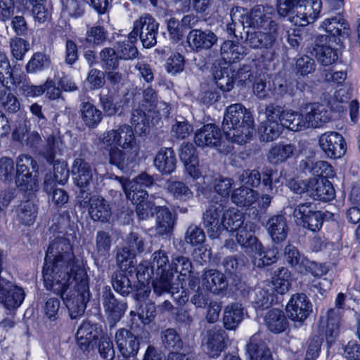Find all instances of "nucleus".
<instances>
[{
  "mask_svg": "<svg viewBox=\"0 0 360 360\" xmlns=\"http://www.w3.org/2000/svg\"><path fill=\"white\" fill-rule=\"evenodd\" d=\"M246 347L250 360H273L269 349L258 334L250 338Z\"/></svg>",
  "mask_w": 360,
  "mask_h": 360,
  "instance_id": "obj_30",
  "label": "nucleus"
},
{
  "mask_svg": "<svg viewBox=\"0 0 360 360\" xmlns=\"http://www.w3.org/2000/svg\"><path fill=\"white\" fill-rule=\"evenodd\" d=\"M194 141L199 147L216 148L219 153L228 154L233 147L230 143L222 140L219 128L214 124H204L195 134Z\"/></svg>",
  "mask_w": 360,
  "mask_h": 360,
  "instance_id": "obj_10",
  "label": "nucleus"
},
{
  "mask_svg": "<svg viewBox=\"0 0 360 360\" xmlns=\"http://www.w3.org/2000/svg\"><path fill=\"white\" fill-rule=\"evenodd\" d=\"M310 53L324 66L333 64L338 58L337 50L331 46L321 48L317 50H311Z\"/></svg>",
  "mask_w": 360,
  "mask_h": 360,
  "instance_id": "obj_61",
  "label": "nucleus"
},
{
  "mask_svg": "<svg viewBox=\"0 0 360 360\" xmlns=\"http://www.w3.org/2000/svg\"><path fill=\"white\" fill-rule=\"evenodd\" d=\"M101 301L109 323L115 325L124 316L127 309V303L123 300L116 298L109 286L103 288Z\"/></svg>",
  "mask_w": 360,
  "mask_h": 360,
  "instance_id": "obj_13",
  "label": "nucleus"
},
{
  "mask_svg": "<svg viewBox=\"0 0 360 360\" xmlns=\"http://www.w3.org/2000/svg\"><path fill=\"white\" fill-rule=\"evenodd\" d=\"M233 184V180L228 177L220 176L216 178L213 182L214 191L220 195L217 197L218 200L226 199V205L228 202V198L230 194L231 188ZM217 198V196H215Z\"/></svg>",
  "mask_w": 360,
  "mask_h": 360,
  "instance_id": "obj_63",
  "label": "nucleus"
},
{
  "mask_svg": "<svg viewBox=\"0 0 360 360\" xmlns=\"http://www.w3.org/2000/svg\"><path fill=\"white\" fill-rule=\"evenodd\" d=\"M112 237L109 232L101 230L96 232L95 252L98 257L106 258L110 255Z\"/></svg>",
  "mask_w": 360,
  "mask_h": 360,
  "instance_id": "obj_47",
  "label": "nucleus"
},
{
  "mask_svg": "<svg viewBox=\"0 0 360 360\" xmlns=\"http://www.w3.org/2000/svg\"><path fill=\"white\" fill-rule=\"evenodd\" d=\"M257 193L247 186H241L233 191L231 200L238 207H249L257 200Z\"/></svg>",
  "mask_w": 360,
  "mask_h": 360,
  "instance_id": "obj_38",
  "label": "nucleus"
},
{
  "mask_svg": "<svg viewBox=\"0 0 360 360\" xmlns=\"http://www.w3.org/2000/svg\"><path fill=\"white\" fill-rule=\"evenodd\" d=\"M346 295L340 292L335 299V307L328 310L326 317H321L319 330L326 336L327 344L330 347L335 341L340 333V322L341 317L340 309L345 307Z\"/></svg>",
  "mask_w": 360,
  "mask_h": 360,
  "instance_id": "obj_8",
  "label": "nucleus"
},
{
  "mask_svg": "<svg viewBox=\"0 0 360 360\" xmlns=\"http://www.w3.org/2000/svg\"><path fill=\"white\" fill-rule=\"evenodd\" d=\"M248 298L255 309L269 308L273 301L274 295L268 290L257 287L248 292Z\"/></svg>",
  "mask_w": 360,
  "mask_h": 360,
  "instance_id": "obj_39",
  "label": "nucleus"
},
{
  "mask_svg": "<svg viewBox=\"0 0 360 360\" xmlns=\"http://www.w3.org/2000/svg\"><path fill=\"white\" fill-rule=\"evenodd\" d=\"M151 266L155 276L152 282L154 293L161 296L165 293H174L172 281L173 274L172 262L169 263L168 256L165 251L159 250L153 254Z\"/></svg>",
  "mask_w": 360,
  "mask_h": 360,
  "instance_id": "obj_4",
  "label": "nucleus"
},
{
  "mask_svg": "<svg viewBox=\"0 0 360 360\" xmlns=\"http://www.w3.org/2000/svg\"><path fill=\"white\" fill-rule=\"evenodd\" d=\"M0 82L6 89H11L15 84L9 60L3 53H0Z\"/></svg>",
  "mask_w": 360,
  "mask_h": 360,
  "instance_id": "obj_55",
  "label": "nucleus"
},
{
  "mask_svg": "<svg viewBox=\"0 0 360 360\" xmlns=\"http://www.w3.org/2000/svg\"><path fill=\"white\" fill-rule=\"evenodd\" d=\"M172 269L174 272L179 273V281H185L187 276L193 271V265L189 258L174 255L172 259Z\"/></svg>",
  "mask_w": 360,
  "mask_h": 360,
  "instance_id": "obj_52",
  "label": "nucleus"
},
{
  "mask_svg": "<svg viewBox=\"0 0 360 360\" xmlns=\"http://www.w3.org/2000/svg\"><path fill=\"white\" fill-rule=\"evenodd\" d=\"M319 144L322 151L329 158H340L347 151L346 141L337 131L322 134L319 138Z\"/></svg>",
  "mask_w": 360,
  "mask_h": 360,
  "instance_id": "obj_15",
  "label": "nucleus"
},
{
  "mask_svg": "<svg viewBox=\"0 0 360 360\" xmlns=\"http://www.w3.org/2000/svg\"><path fill=\"white\" fill-rule=\"evenodd\" d=\"M136 41L129 37L127 40L117 42L115 50L120 60H129L138 57L139 51L134 44Z\"/></svg>",
  "mask_w": 360,
  "mask_h": 360,
  "instance_id": "obj_53",
  "label": "nucleus"
},
{
  "mask_svg": "<svg viewBox=\"0 0 360 360\" xmlns=\"http://www.w3.org/2000/svg\"><path fill=\"white\" fill-rule=\"evenodd\" d=\"M136 281L131 270L128 271L117 270L111 277L113 289L122 297H127L134 292L136 289Z\"/></svg>",
  "mask_w": 360,
  "mask_h": 360,
  "instance_id": "obj_22",
  "label": "nucleus"
},
{
  "mask_svg": "<svg viewBox=\"0 0 360 360\" xmlns=\"http://www.w3.org/2000/svg\"><path fill=\"white\" fill-rule=\"evenodd\" d=\"M135 137L132 127L128 124L121 125L117 129H112L103 133L101 143L105 146L113 144L122 148H133Z\"/></svg>",
  "mask_w": 360,
  "mask_h": 360,
  "instance_id": "obj_17",
  "label": "nucleus"
},
{
  "mask_svg": "<svg viewBox=\"0 0 360 360\" xmlns=\"http://www.w3.org/2000/svg\"><path fill=\"white\" fill-rule=\"evenodd\" d=\"M295 150L292 144H278L269 150L267 159L272 164L283 162L293 155Z\"/></svg>",
  "mask_w": 360,
  "mask_h": 360,
  "instance_id": "obj_40",
  "label": "nucleus"
},
{
  "mask_svg": "<svg viewBox=\"0 0 360 360\" xmlns=\"http://www.w3.org/2000/svg\"><path fill=\"white\" fill-rule=\"evenodd\" d=\"M264 226L273 242L279 243L286 239L288 228L283 215L271 216Z\"/></svg>",
  "mask_w": 360,
  "mask_h": 360,
  "instance_id": "obj_25",
  "label": "nucleus"
},
{
  "mask_svg": "<svg viewBox=\"0 0 360 360\" xmlns=\"http://www.w3.org/2000/svg\"><path fill=\"white\" fill-rule=\"evenodd\" d=\"M131 124L134 127L135 132L139 135H146L149 132V121L145 110L138 108L133 111Z\"/></svg>",
  "mask_w": 360,
  "mask_h": 360,
  "instance_id": "obj_56",
  "label": "nucleus"
},
{
  "mask_svg": "<svg viewBox=\"0 0 360 360\" xmlns=\"http://www.w3.org/2000/svg\"><path fill=\"white\" fill-rule=\"evenodd\" d=\"M154 166L162 174H170L176 169V158L172 148H162L157 153L154 160Z\"/></svg>",
  "mask_w": 360,
  "mask_h": 360,
  "instance_id": "obj_27",
  "label": "nucleus"
},
{
  "mask_svg": "<svg viewBox=\"0 0 360 360\" xmlns=\"http://www.w3.org/2000/svg\"><path fill=\"white\" fill-rule=\"evenodd\" d=\"M115 341L117 347L125 359L134 357L139 349L138 338L126 328L118 330L115 334Z\"/></svg>",
  "mask_w": 360,
  "mask_h": 360,
  "instance_id": "obj_20",
  "label": "nucleus"
},
{
  "mask_svg": "<svg viewBox=\"0 0 360 360\" xmlns=\"http://www.w3.org/2000/svg\"><path fill=\"white\" fill-rule=\"evenodd\" d=\"M286 311L291 320L302 323L312 311V304L305 294L297 293L291 297Z\"/></svg>",
  "mask_w": 360,
  "mask_h": 360,
  "instance_id": "obj_18",
  "label": "nucleus"
},
{
  "mask_svg": "<svg viewBox=\"0 0 360 360\" xmlns=\"http://www.w3.org/2000/svg\"><path fill=\"white\" fill-rule=\"evenodd\" d=\"M284 256L288 264L299 272L302 271V264L305 263L304 262L307 259V257L301 255L296 247L292 245H288L285 248Z\"/></svg>",
  "mask_w": 360,
  "mask_h": 360,
  "instance_id": "obj_60",
  "label": "nucleus"
},
{
  "mask_svg": "<svg viewBox=\"0 0 360 360\" xmlns=\"http://www.w3.org/2000/svg\"><path fill=\"white\" fill-rule=\"evenodd\" d=\"M302 108L307 111L305 120L307 128H316L330 120L328 111L323 105L319 103H309L302 104Z\"/></svg>",
  "mask_w": 360,
  "mask_h": 360,
  "instance_id": "obj_26",
  "label": "nucleus"
},
{
  "mask_svg": "<svg viewBox=\"0 0 360 360\" xmlns=\"http://www.w3.org/2000/svg\"><path fill=\"white\" fill-rule=\"evenodd\" d=\"M89 212L94 221L107 222L111 217V210L108 202L102 198L93 196L88 198Z\"/></svg>",
  "mask_w": 360,
  "mask_h": 360,
  "instance_id": "obj_29",
  "label": "nucleus"
},
{
  "mask_svg": "<svg viewBox=\"0 0 360 360\" xmlns=\"http://www.w3.org/2000/svg\"><path fill=\"white\" fill-rule=\"evenodd\" d=\"M82 119L89 128L96 127L102 120V112L93 104L85 103L81 108Z\"/></svg>",
  "mask_w": 360,
  "mask_h": 360,
  "instance_id": "obj_49",
  "label": "nucleus"
},
{
  "mask_svg": "<svg viewBox=\"0 0 360 360\" xmlns=\"http://www.w3.org/2000/svg\"><path fill=\"white\" fill-rule=\"evenodd\" d=\"M15 212L17 220L20 224L30 226L35 221L37 211L32 202L26 200L18 205Z\"/></svg>",
  "mask_w": 360,
  "mask_h": 360,
  "instance_id": "obj_41",
  "label": "nucleus"
},
{
  "mask_svg": "<svg viewBox=\"0 0 360 360\" xmlns=\"http://www.w3.org/2000/svg\"><path fill=\"white\" fill-rule=\"evenodd\" d=\"M159 23L149 14L141 15L134 21L132 31L129 33V38L137 41L141 34L158 31Z\"/></svg>",
  "mask_w": 360,
  "mask_h": 360,
  "instance_id": "obj_34",
  "label": "nucleus"
},
{
  "mask_svg": "<svg viewBox=\"0 0 360 360\" xmlns=\"http://www.w3.org/2000/svg\"><path fill=\"white\" fill-rule=\"evenodd\" d=\"M160 337L162 345L167 349L177 350L182 347V340L174 328H167L162 330Z\"/></svg>",
  "mask_w": 360,
  "mask_h": 360,
  "instance_id": "obj_59",
  "label": "nucleus"
},
{
  "mask_svg": "<svg viewBox=\"0 0 360 360\" xmlns=\"http://www.w3.org/2000/svg\"><path fill=\"white\" fill-rule=\"evenodd\" d=\"M327 34L333 38V42L338 44L339 37L345 34L347 28L345 20L338 13L337 15L326 19L320 26Z\"/></svg>",
  "mask_w": 360,
  "mask_h": 360,
  "instance_id": "obj_33",
  "label": "nucleus"
},
{
  "mask_svg": "<svg viewBox=\"0 0 360 360\" xmlns=\"http://www.w3.org/2000/svg\"><path fill=\"white\" fill-rule=\"evenodd\" d=\"M269 25V27L263 28L266 32H247L246 44L255 49H272L278 37L279 25L272 22Z\"/></svg>",
  "mask_w": 360,
  "mask_h": 360,
  "instance_id": "obj_14",
  "label": "nucleus"
},
{
  "mask_svg": "<svg viewBox=\"0 0 360 360\" xmlns=\"http://www.w3.org/2000/svg\"><path fill=\"white\" fill-rule=\"evenodd\" d=\"M226 199L218 200L214 197L212 203L202 214V224L208 236L212 239L218 238L224 231V214Z\"/></svg>",
  "mask_w": 360,
  "mask_h": 360,
  "instance_id": "obj_9",
  "label": "nucleus"
},
{
  "mask_svg": "<svg viewBox=\"0 0 360 360\" xmlns=\"http://www.w3.org/2000/svg\"><path fill=\"white\" fill-rule=\"evenodd\" d=\"M294 217L297 219V224L312 231L319 230L324 219L333 217V214L316 210V206L312 202L299 204L294 210Z\"/></svg>",
  "mask_w": 360,
  "mask_h": 360,
  "instance_id": "obj_11",
  "label": "nucleus"
},
{
  "mask_svg": "<svg viewBox=\"0 0 360 360\" xmlns=\"http://www.w3.org/2000/svg\"><path fill=\"white\" fill-rule=\"evenodd\" d=\"M227 338L226 331L221 328L214 327L208 330L205 345V352L210 357H218L226 347Z\"/></svg>",
  "mask_w": 360,
  "mask_h": 360,
  "instance_id": "obj_23",
  "label": "nucleus"
},
{
  "mask_svg": "<svg viewBox=\"0 0 360 360\" xmlns=\"http://www.w3.org/2000/svg\"><path fill=\"white\" fill-rule=\"evenodd\" d=\"M308 195L314 200L330 201L335 198V192L332 184L323 176L309 179Z\"/></svg>",
  "mask_w": 360,
  "mask_h": 360,
  "instance_id": "obj_21",
  "label": "nucleus"
},
{
  "mask_svg": "<svg viewBox=\"0 0 360 360\" xmlns=\"http://www.w3.org/2000/svg\"><path fill=\"white\" fill-rule=\"evenodd\" d=\"M53 181L51 178L46 177L44 180V189L51 196L53 203L57 206H62L68 202L69 195L64 189L56 188Z\"/></svg>",
  "mask_w": 360,
  "mask_h": 360,
  "instance_id": "obj_50",
  "label": "nucleus"
},
{
  "mask_svg": "<svg viewBox=\"0 0 360 360\" xmlns=\"http://www.w3.org/2000/svg\"><path fill=\"white\" fill-rule=\"evenodd\" d=\"M253 126L251 112L241 103L227 107L221 125L227 139L240 145L245 143L252 136Z\"/></svg>",
  "mask_w": 360,
  "mask_h": 360,
  "instance_id": "obj_2",
  "label": "nucleus"
},
{
  "mask_svg": "<svg viewBox=\"0 0 360 360\" xmlns=\"http://www.w3.org/2000/svg\"><path fill=\"white\" fill-rule=\"evenodd\" d=\"M184 240L193 246L201 245L205 240V233L200 227L191 224L186 231Z\"/></svg>",
  "mask_w": 360,
  "mask_h": 360,
  "instance_id": "obj_64",
  "label": "nucleus"
},
{
  "mask_svg": "<svg viewBox=\"0 0 360 360\" xmlns=\"http://www.w3.org/2000/svg\"><path fill=\"white\" fill-rule=\"evenodd\" d=\"M51 65L50 57L44 53L37 52L33 54L26 65L28 73H34L48 68Z\"/></svg>",
  "mask_w": 360,
  "mask_h": 360,
  "instance_id": "obj_57",
  "label": "nucleus"
},
{
  "mask_svg": "<svg viewBox=\"0 0 360 360\" xmlns=\"http://www.w3.org/2000/svg\"><path fill=\"white\" fill-rule=\"evenodd\" d=\"M108 150L109 163L116 166L120 170H124L133 162V158L127 156V153L117 146H105Z\"/></svg>",
  "mask_w": 360,
  "mask_h": 360,
  "instance_id": "obj_45",
  "label": "nucleus"
},
{
  "mask_svg": "<svg viewBox=\"0 0 360 360\" xmlns=\"http://www.w3.org/2000/svg\"><path fill=\"white\" fill-rule=\"evenodd\" d=\"M151 266L155 276L152 282L154 293L161 296L165 293H174L172 281L173 274L172 262L169 263L168 256L165 251L159 250L153 254Z\"/></svg>",
  "mask_w": 360,
  "mask_h": 360,
  "instance_id": "obj_5",
  "label": "nucleus"
},
{
  "mask_svg": "<svg viewBox=\"0 0 360 360\" xmlns=\"http://www.w3.org/2000/svg\"><path fill=\"white\" fill-rule=\"evenodd\" d=\"M217 41L218 37L216 34L208 29L190 30L186 37L188 46L194 53L211 49Z\"/></svg>",
  "mask_w": 360,
  "mask_h": 360,
  "instance_id": "obj_16",
  "label": "nucleus"
},
{
  "mask_svg": "<svg viewBox=\"0 0 360 360\" xmlns=\"http://www.w3.org/2000/svg\"><path fill=\"white\" fill-rule=\"evenodd\" d=\"M56 294L60 295L72 319L81 316L91 297L87 276L80 271L63 292Z\"/></svg>",
  "mask_w": 360,
  "mask_h": 360,
  "instance_id": "obj_3",
  "label": "nucleus"
},
{
  "mask_svg": "<svg viewBox=\"0 0 360 360\" xmlns=\"http://www.w3.org/2000/svg\"><path fill=\"white\" fill-rule=\"evenodd\" d=\"M116 263L120 267V270L130 271L129 269L136 265V255L129 248H120L116 254Z\"/></svg>",
  "mask_w": 360,
  "mask_h": 360,
  "instance_id": "obj_54",
  "label": "nucleus"
},
{
  "mask_svg": "<svg viewBox=\"0 0 360 360\" xmlns=\"http://www.w3.org/2000/svg\"><path fill=\"white\" fill-rule=\"evenodd\" d=\"M8 89L0 90V105L4 110L14 113L20 110V104L16 96Z\"/></svg>",
  "mask_w": 360,
  "mask_h": 360,
  "instance_id": "obj_62",
  "label": "nucleus"
},
{
  "mask_svg": "<svg viewBox=\"0 0 360 360\" xmlns=\"http://www.w3.org/2000/svg\"><path fill=\"white\" fill-rule=\"evenodd\" d=\"M264 322L267 328L274 333L284 332L288 327V319L282 310L272 309L264 316Z\"/></svg>",
  "mask_w": 360,
  "mask_h": 360,
  "instance_id": "obj_32",
  "label": "nucleus"
},
{
  "mask_svg": "<svg viewBox=\"0 0 360 360\" xmlns=\"http://www.w3.org/2000/svg\"><path fill=\"white\" fill-rule=\"evenodd\" d=\"M37 170V163L31 156L20 155L16 164V186L21 190H32Z\"/></svg>",
  "mask_w": 360,
  "mask_h": 360,
  "instance_id": "obj_12",
  "label": "nucleus"
},
{
  "mask_svg": "<svg viewBox=\"0 0 360 360\" xmlns=\"http://www.w3.org/2000/svg\"><path fill=\"white\" fill-rule=\"evenodd\" d=\"M245 221V217L243 212L233 210H225L224 214V230L229 231H236L240 228Z\"/></svg>",
  "mask_w": 360,
  "mask_h": 360,
  "instance_id": "obj_51",
  "label": "nucleus"
},
{
  "mask_svg": "<svg viewBox=\"0 0 360 360\" xmlns=\"http://www.w3.org/2000/svg\"><path fill=\"white\" fill-rule=\"evenodd\" d=\"M166 188L174 199L186 202L193 198V193L185 183L169 180L166 183Z\"/></svg>",
  "mask_w": 360,
  "mask_h": 360,
  "instance_id": "obj_42",
  "label": "nucleus"
},
{
  "mask_svg": "<svg viewBox=\"0 0 360 360\" xmlns=\"http://www.w3.org/2000/svg\"><path fill=\"white\" fill-rule=\"evenodd\" d=\"M98 333L96 325L89 321H84L76 333L79 347L84 352H89L90 345L98 338Z\"/></svg>",
  "mask_w": 360,
  "mask_h": 360,
  "instance_id": "obj_31",
  "label": "nucleus"
},
{
  "mask_svg": "<svg viewBox=\"0 0 360 360\" xmlns=\"http://www.w3.org/2000/svg\"><path fill=\"white\" fill-rule=\"evenodd\" d=\"M96 169L84 158H76L72 165V175L75 184L79 188L77 195V204L82 207L88 206V198L91 195V184L93 182Z\"/></svg>",
  "mask_w": 360,
  "mask_h": 360,
  "instance_id": "obj_7",
  "label": "nucleus"
},
{
  "mask_svg": "<svg viewBox=\"0 0 360 360\" xmlns=\"http://www.w3.org/2000/svg\"><path fill=\"white\" fill-rule=\"evenodd\" d=\"M220 52L222 59L228 63H235L248 53L245 46L231 40L226 41L221 44Z\"/></svg>",
  "mask_w": 360,
  "mask_h": 360,
  "instance_id": "obj_36",
  "label": "nucleus"
},
{
  "mask_svg": "<svg viewBox=\"0 0 360 360\" xmlns=\"http://www.w3.org/2000/svg\"><path fill=\"white\" fill-rule=\"evenodd\" d=\"M283 130L282 123L266 120L261 123L259 128L260 139L266 142L276 140L282 134Z\"/></svg>",
  "mask_w": 360,
  "mask_h": 360,
  "instance_id": "obj_43",
  "label": "nucleus"
},
{
  "mask_svg": "<svg viewBox=\"0 0 360 360\" xmlns=\"http://www.w3.org/2000/svg\"><path fill=\"white\" fill-rule=\"evenodd\" d=\"M304 169H307L316 177L323 176L328 178L333 175L332 166L326 161L319 160L316 162H304Z\"/></svg>",
  "mask_w": 360,
  "mask_h": 360,
  "instance_id": "obj_58",
  "label": "nucleus"
},
{
  "mask_svg": "<svg viewBox=\"0 0 360 360\" xmlns=\"http://www.w3.org/2000/svg\"><path fill=\"white\" fill-rule=\"evenodd\" d=\"M75 262V255L69 239L55 238L49 245L44 259L42 275L45 288L54 293H61L72 281V276L79 273Z\"/></svg>",
  "mask_w": 360,
  "mask_h": 360,
  "instance_id": "obj_1",
  "label": "nucleus"
},
{
  "mask_svg": "<svg viewBox=\"0 0 360 360\" xmlns=\"http://www.w3.org/2000/svg\"><path fill=\"white\" fill-rule=\"evenodd\" d=\"M242 304L231 303L224 309L223 324L227 330H235L243 319Z\"/></svg>",
  "mask_w": 360,
  "mask_h": 360,
  "instance_id": "obj_35",
  "label": "nucleus"
},
{
  "mask_svg": "<svg viewBox=\"0 0 360 360\" xmlns=\"http://www.w3.org/2000/svg\"><path fill=\"white\" fill-rule=\"evenodd\" d=\"M151 266L155 276L152 282L154 293L161 296L165 293H174L172 281L173 274L172 262L169 263L168 256L165 251L159 250L153 254Z\"/></svg>",
  "mask_w": 360,
  "mask_h": 360,
  "instance_id": "obj_6",
  "label": "nucleus"
},
{
  "mask_svg": "<svg viewBox=\"0 0 360 360\" xmlns=\"http://www.w3.org/2000/svg\"><path fill=\"white\" fill-rule=\"evenodd\" d=\"M156 216L155 231L157 234L163 236L170 233L175 223V214L166 206L155 208Z\"/></svg>",
  "mask_w": 360,
  "mask_h": 360,
  "instance_id": "obj_28",
  "label": "nucleus"
},
{
  "mask_svg": "<svg viewBox=\"0 0 360 360\" xmlns=\"http://www.w3.org/2000/svg\"><path fill=\"white\" fill-rule=\"evenodd\" d=\"M274 13V9L271 7H266L258 5L254 6L250 12L245 15V20H243L241 24L245 27L247 24L249 27L255 28H267L270 27V22L272 24H278L276 20H272L269 15Z\"/></svg>",
  "mask_w": 360,
  "mask_h": 360,
  "instance_id": "obj_19",
  "label": "nucleus"
},
{
  "mask_svg": "<svg viewBox=\"0 0 360 360\" xmlns=\"http://www.w3.org/2000/svg\"><path fill=\"white\" fill-rule=\"evenodd\" d=\"M115 179L120 181L127 198L130 200L132 203L138 204L140 202H145L144 199L147 198L148 195V192L138 186L136 182L128 181V179L124 177L116 176Z\"/></svg>",
  "mask_w": 360,
  "mask_h": 360,
  "instance_id": "obj_37",
  "label": "nucleus"
},
{
  "mask_svg": "<svg viewBox=\"0 0 360 360\" xmlns=\"http://www.w3.org/2000/svg\"><path fill=\"white\" fill-rule=\"evenodd\" d=\"M201 282L205 290L214 295L224 293L229 285L225 276L214 269L205 271L202 275Z\"/></svg>",
  "mask_w": 360,
  "mask_h": 360,
  "instance_id": "obj_24",
  "label": "nucleus"
},
{
  "mask_svg": "<svg viewBox=\"0 0 360 360\" xmlns=\"http://www.w3.org/2000/svg\"><path fill=\"white\" fill-rule=\"evenodd\" d=\"M214 79L217 87L222 91H229L233 88L234 75L228 68L216 69Z\"/></svg>",
  "mask_w": 360,
  "mask_h": 360,
  "instance_id": "obj_48",
  "label": "nucleus"
},
{
  "mask_svg": "<svg viewBox=\"0 0 360 360\" xmlns=\"http://www.w3.org/2000/svg\"><path fill=\"white\" fill-rule=\"evenodd\" d=\"M290 272L287 268L281 267L274 271L272 277V285L275 291L281 295H284L290 288Z\"/></svg>",
  "mask_w": 360,
  "mask_h": 360,
  "instance_id": "obj_46",
  "label": "nucleus"
},
{
  "mask_svg": "<svg viewBox=\"0 0 360 360\" xmlns=\"http://www.w3.org/2000/svg\"><path fill=\"white\" fill-rule=\"evenodd\" d=\"M305 117L302 114L287 110L281 118L283 127H286L293 131H299L307 128Z\"/></svg>",
  "mask_w": 360,
  "mask_h": 360,
  "instance_id": "obj_44",
  "label": "nucleus"
}]
</instances>
